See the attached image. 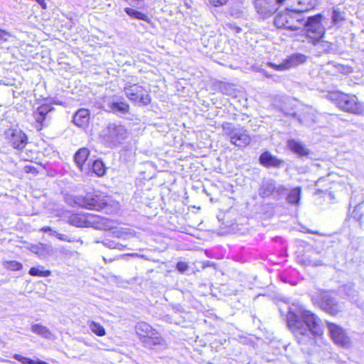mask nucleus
<instances>
[{"label": "nucleus", "instance_id": "e433bc0d", "mask_svg": "<svg viewBox=\"0 0 364 364\" xmlns=\"http://www.w3.org/2000/svg\"><path fill=\"white\" fill-rule=\"evenodd\" d=\"M13 358L23 364H36V362L28 358L23 357L19 354H14Z\"/></svg>", "mask_w": 364, "mask_h": 364}, {"label": "nucleus", "instance_id": "6ab92c4d", "mask_svg": "<svg viewBox=\"0 0 364 364\" xmlns=\"http://www.w3.org/2000/svg\"><path fill=\"white\" fill-rule=\"evenodd\" d=\"M31 251L36 254L41 259L46 258L55 253V250L52 245L44 243H39L31 246Z\"/></svg>", "mask_w": 364, "mask_h": 364}, {"label": "nucleus", "instance_id": "1a4fd4ad", "mask_svg": "<svg viewBox=\"0 0 364 364\" xmlns=\"http://www.w3.org/2000/svg\"><path fill=\"white\" fill-rule=\"evenodd\" d=\"M102 218L99 215L89 213H72L68 216L67 222L75 227H88L90 225L99 228Z\"/></svg>", "mask_w": 364, "mask_h": 364}, {"label": "nucleus", "instance_id": "ea45409f", "mask_svg": "<svg viewBox=\"0 0 364 364\" xmlns=\"http://www.w3.org/2000/svg\"><path fill=\"white\" fill-rule=\"evenodd\" d=\"M10 36L11 35L8 31L0 29V44L6 42Z\"/></svg>", "mask_w": 364, "mask_h": 364}, {"label": "nucleus", "instance_id": "5701e85b", "mask_svg": "<svg viewBox=\"0 0 364 364\" xmlns=\"http://www.w3.org/2000/svg\"><path fill=\"white\" fill-rule=\"evenodd\" d=\"M90 155L86 148L80 149L74 155V161L80 171H83V166Z\"/></svg>", "mask_w": 364, "mask_h": 364}, {"label": "nucleus", "instance_id": "f03ea898", "mask_svg": "<svg viewBox=\"0 0 364 364\" xmlns=\"http://www.w3.org/2000/svg\"><path fill=\"white\" fill-rule=\"evenodd\" d=\"M326 98L333 102L339 109L353 114L363 112L362 104L355 95H348L339 91L329 92Z\"/></svg>", "mask_w": 364, "mask_h": 364}, {"label": "nucleus", "instance_id": "a19ab883", "mask_svg": "<svg viewBox=\"0 0 364 364\" xmlns=\"http://www.w3.org/2000/svg\"><path fill=\"white\" fill-rule=\"evenodd\" d=\"M188 268V266L186 262H178L176 264V269L180 272H184L186 270H187Z\"/></svg>", "mask_w": 364, "mask_h": 364}, {"label": "nucleus", "instance_id": "a878e982", "mask_svg": "<svg viewBox=\"0 0 364 364\" xmlns=\"http://www.w3.org/2000/svg\"><path fill=\"white\" fill-rule=\"evenodd\" d=\"M31 331L32 332L41 336L42 337L45 338H52L53 334L50 332V331L45 326H43L41 324H33L31 326Z\"/></svg>", "mask_w": 364, "mask_h": 364}, {"label": "nucleus", "instance_id": "09e8293b", "mask_svg": "<svg viewBox=\"0 0 364 364\" xmlns=\"http://www.w3.org/2000/svg\"><path fill=\"white\" fill-rule=\"evenodd\" d=\"M353 217L355 218H356L357 220H360L361 218V215H358V211L356 210H355L353 212Z\"/></svg>", "mask_w": 364, "mask_h": 364}, {"label": "nucleus", "instance_id": "20e7f679", "mask_svg": "<svg viewBox=\"0 0 364 364\" xmlns=\"http://www.w3.org/2000/svg\"><path fill=\"white\" fill-rule=\"evenodd\" d=\"M74 202L86 209L98 211L105 209L106 213H109V205L107 197L96 193H87L85 196H77Z\"/></svg>", "mask_w": 364, "mask_h": 364}, {"label": "nucleus", "instance_id": "58836bf2", "mask_svg": "<svg viewBox=\"0 0 364 364\" xmlns=\"http://www.w3.org/2000/svg\"><path fill=\"white\" fill-rule=\"evenodd\" d=\"M226 28L235 33H239L242 31L241 28L233 23H228L226 24Z\"/></svg>", "mask_w": 364, "mask_h": 364}, {"label": "nucleus", "instance_id": "f8f14e48", "mask_svg": "<svg viewBox=\"0 0 364 364\" xmlns=\"http://www.w3.org/2000/svg\"><path fill=\"white\" fill-rule=\"evenodd\" d=\"M326 324L328 333L336 344L345 348L350 346V338L342 327L331 322H326Z\"/></svg>", "mask_w": 364, "mask_h": 364}, {"label": "nucleus", "instance_id": "393cba45", "mask_svg": "<svg viewBox=\"0 0 364 364\" xmlns=\"http://www.w3.org/2000/svg\"><path fill=\"white\" fill-rule=\"evenodd\" d=\"M299 122L306 126H311L316 122L315 111L311 108H306L302 116L299 118Z\"/></svg>", "mask_w": 364, "mask_h": 364}, {"label": "nucleus", "instance_id": "f3484780", "mask_svg": "<svg viewBox=\"0 0 364 364\" xmlns=\"http://www.w3.org/2000/svg\"><path fill=\"white\" fill-rule=\"evenodd\" d=\"M259 161L262 166L267 168H279L284 164L283 160L277 158L269 151L262 153L259 156Z\"/></svg>", "mask_w": 364, "mask_h": 364}, {"label": "nucleus", "instance_id": "49530a36", "mask_svg": "<svg viewBox=\"0 0 364 364\" xmlns=\"http://www.w3.org/2000/svg\"><path fill=\"white\" fill-rule=\"evenodd\" d=\"M52 228L49 226H44L43 228H41V231L43 232H49L50 231H52Z\"/></svg>", "mask_w": 364, "mask_h": 364}, {"label": "nucleus", "instance_id": "a18cd8bd", "mask_svg": "<svg viewBox=\"0 0 364 364\" xmlns=\"http://www.w3.org/2000/svg\"><path fill=\"white\" fill-rule=\"evenodd\" d=\"M115 247L114 249H117V250H124L126 247L125 245H122V244H120L119 242H115Z\"/></svg>", "mask_w": 364, "mask_h": 364}, {"label": "nucleus", "instance_id": "423d86ee", "mask_svg": "<svg viewBox=\"0 0 364 364\" xmlns=\"http://www.w3.org/2000/svg\"><path fill=\"white\" fill-rule=\"evenodd\" d=\"M323 16L321 14H316L313 16H305L303 27L305 28L306 37L316 44L318 42L325 33V28L321 23Z\"/></svg>", "mask_w": 364, "mask_h": 364}, {"label": "nucleus", "instance_id": "37998d69", "mask_svg": "<svg viewBox=\"0 0 364 364\" xmlns=\"http://www.w3.org/2000/svg\"><path fill=\"white\" fill-rule=\"evenodd\" d=\"M115 242L114 241H112V240H105L104 241H102V244L107 247H109V248H112V249H114V247H116L115 246Z\"/></svg>", "mask_w": 364, "mask_h": 364}, {"label": "nucleus", "instance_id": "4c0bfd02", "mask_svg": "<svg viewBox=\"0 0 364 364\" xmlns=\"http://www.w3.org/2000/svg\"><path fill=\"white\" fill-rule=\"evenodd\" d=\"M56 237L61 241H65V242H73L76 241V240L75 238L70 237L67 235L61 234V233H56Z\"/></svg>", "mask_w": 364, "mask_h": 364}, {"label": "nucleus", "instance_id": "c03bdc74", "mask_svg": "<svg viewBox=\"0 0 364 364\" xmlns=\"http://www.w3.org/2000/svg\"><path fill=\"white\" fill-rule=\"evenodd\" d=\"M25 171L26 173H34L36 171V168L32 166H26Z\"/></svg>", "mask_w": 364, "mask_h": 364}, {"label": "nucleus", "instance_id": "b1692460", "mask_svg": "<svg viewBox=\"0 0 364 364\" xmlns=\"http://www.w3.org/2000/svg\"><path fill=\"white\" fill-rule=\"evenodd\" d=\"M288 145L293 152L300 156H307L309 153V149L300 141L291 139L289 141Z\"/></svg>", "mask_w": 364, "mask_h": 364}, {"label": "nucleus", "instance_id": "cd10ccee", "mask_svg": "<svg viewBox=\"0 0 364 364\" xmlns=\"http://www.w3.org/2000/svg\"><path fill=\"white\" fill-rule=\"evenodd\" d=\"M301 198V188L296 187L290 191L287 200L289 203L299 205Z\"/></svg>", "mask_w": 364, "mask_h": 364}, {"label": "nucleus", "instance_id": "0eeeda50", "mask_svg": "<svg viewBox=\"0 0 364 364\" xmlns=\"http://www.w3.org/2000/svg\"><path fill=\"white\" fill-rule=\"evenodd\" d=\"M314 304L318 305L326 313L336 316L343 310V306L328 292H321L312 297Z\"/></svg>", "mask_w": 364, "mask_h": 364}, {"label": "nucleus", "instance_id": "9b49d317", "mask_svg": "<svg viewBox=\"0 0 364 364\" xmlns=\"http://www.w3.org/2000/svg\"><path fill=\"white\" fill-rule=\"evenodd\" d=\"M254 4L257 12L266 18L274 14L281 5L286 4V0H255Z\"/></svg>", "mask_w": 364, "mask_h": 364}, {"label": "nucleus", "instance_id": "6e6552de", "mask_svg": "<svg viewBox=\"0 0 364 364\" xmlns=\"http://www.w3.org/2000/svg\"><path fill=\"white\" fill-rule=\"evenodd\" d=\"M124 92L130 101L138 105H147L151 102V97L147 90L139 84L126 82Z\"/></svg>", "mask_w": 364, "mask_h": 364}, {"label": "nucleus", "instance_id": "39448f33", "mask_svg": "<svg viewBox=\"0 0 364 364\" xmlns=\"http://www.w3.org/2000/svg\"><path fill=\"white\" fill-rule=\"evenodd\" d=\"M224 134L228 136L231 144L239 148L248 146L251 139L248 132L240 126H235L230 122H224L222 124Z\"/></svg>", "mask_w": 364, "mask_h": 364}, {"label": "nucleus", "instance_id": "f704fd0d", "mask_svg": "<svg viewBox=\"0 0 364 364\" xmlns=\"http://www.w3.org/2000/svg\"><path fill=\"white\" fill-rule=\"evenodd\" d=\"M4 266L11 271H18L22 269V264L17 261L5 262Z\"/></svg>", "mask_w": 364, "mask_h": 364}, {"label": "nucleus", "instance_id": "2eb2a0df", "mask_svg": "<svg viewBox=\"0 0 364 364\" xmlns=\"http://www.w3.org/2000/svg\"><path fill=\"white\" fill-rule=\"evenodd\" d=\"M288 21L285 29L289 31H296L303 28L304 23V14H302L295 9L289 10V16H287Z\"/></svg>", "mask_w": 364, "mask_h": 364}, {"label": "nucleus", "instance_id": "8fccbe9b", "mask_svg": "<svg viewBox=\"0 0 364 364\" xmlns=\"http://www.w3.org/2000/svg\"><path fill=\"white\" fill-rule=\"evenodd\" d=\"M117 237H120L123 235V232L121 230H117L113 232Z\"/></svg>", "mask_w": 364, "mask_h": 364}, {"label": "nucleus", "instance_id": "a211bd4d", "mask_svg": "<svg viewBox=\"0 0 364 364\" xmlns=\"http://www.w3.org/2000/svg\"><path fill=\"white\" fill-rule=\"evenodd\" d=\"M53 110V107L48 103H45L39 106L33 112V117L35 118L37 123L40 124L41 129L43 126V122L46 120L47 115L49 112Z\"/></svg>", "mask_w": 364, "mask_h": 364}, {"label": "nucleus", "instance_id": "ddd939ff", "mask_svg": "<svg viewBox=\"0 0 364 364\" xmlns=\"http://www.w3.org/2000/svg\"><path fill=\"white\" fill-rule=\"evenodd\" d=\"M5 136L14 149H22L27 144V136L20 129H10L5 132Z\"/></svg>", "mask_w": 364, "mask_h": 364}, {"label": "nucleus", "instance_id": "864d4df0", "mask_svg": "<svg viewBox=\"0 0 364 364\" xmlns=\"http://www.w3.org/2000/svg\"><path fill=\"white\" fill-rule=\"evenodd\" d=\"M36 364H48V363H47L46 362H44V361L38 360L37 362V363H36Z\"/></svg>", "mask_w": 364, "mask_h": 364}, {"label": "nucleus", "instance_id": "f257e3e1", "mask_svg": "<svg viewBox=\"0 0 364 364\" xmlns=\"http://www.w3.org/2000/svg\"><path fill=\"white\" fill-rule=\"evenodd\" d=\"M287 322L298 343L301 345L308 344L316 336L323 333L320 318L303 306L290 307Z\"/></svg>", "mask_w": 364, "mask_h": 364}, {"label": "nucleus", "instance_id": "dca6fc26", "mask_svg": "<svg viewBox=\"0 0 364 364\" xmlns=\"http://www.w3.org/2000/svg\"><path fill=\"white\" fill-rule=\"evenodd\" d=\"M140 341L142 342L144 347L149 348H152L155 346L164 343L163 338L160 336L159 332L153 328L152 332L146 333L144 337L140 338Z\"/></svg>", "mask_w": 364, "mask_h": 364}, {"label": "nucleus", "instance_id": "7ed1b4c3", "mask_svg": "<svg viewBox=\"0 0 364 364\" xmlns=\"http://www.w3.org/2000/svg\"><path fill=\"white\" fill-rule=\"evenodd\" d=\"M128 132L124 126L119 123H109L101 132V138L108 147L121 144L127 137Z\"/></svg>", "mask_w": 364, "mask_h": 364}, {"label": "nucleus", "instance_id": "5fc2aeb1", "mask_svg": "<svg viewBox=\"0 0 364 364\" xmlns=\"http://www.w3.org/2000/svg\"><path fill=\"white\" fill-rule=\"evenodd\" d=\"M124 255H119V256H118V257H117V259L121 258V257H124Z\"/></svg>", "mask_w": 364, "mask_h": 364}, {"label": "nucleus", "instance_id": "473e14b6", "mask_svg": "<svg viewBox=\"0 0 364 364\" xmlns=\"http://www.w3.org/2000/svg\"><path fill=\"white\" fill-rule=\"evenodd\" d=\"M218 87L223 94L227 95H233L235 94V88L231 84L227 82H220Z\"/></svg>", "mask_w": 364, "mask_h": 364}, {"label": "nucleus", "instance_id": "4468645a", "mask_svg": "<svg viewBox=\"0 0 364 364\" xmlns=\"http://www.w3.org/2000/svg\"><path fill=\"white\" fill-rule=\"evenodd\" d=\"M306 60V55L300 53L294 54L284 60L283 63L276 65L271 63V66L277 70L282 71L296 67L304 63Z\"/></svg>", "mask_w": 364, "mask_h": 364}, {"label": "nucleus", "instance_id": "603ef678", "mask_svg": "<svg viewBox=\"0 0 364 364\" xmlns=\"http://www.w3.org/2000/svg\"><path fill=\"white\" fill-rule=\"evenodd\" d=\"M50 235H53L56 237V233H58L56 231L52 230V231L49 232Z\"/></svg>", "mask_w": 364, "mask_h": 364}, {"label": "nucleus", "instance_id": "c756f323", "mask_svg": "<svg viewBox=\"0 0 364 364\" xmlns=\"http://www.w3.org/2000/svg\"><path fill=\"white\" fill-rule=\"evenodd\" d=\"M136 333L139 336V339L141 337H144L146 333H150L152 332V327L146 322H139L136 326Z\"/></svg>", "mask_w": 364, "mask_h": 364}, {"label": "nucleus", "instance_id": "c9c22d12", "mask_svg": "<svg viewBox=\"0 0 364 364\" xmlns=\"http://www.w3.org/2000/svg\"><path fill=\"white\" fill-rule=\"evenodd\" d=\"M331 18L333 23L335 24L341 22L344 19L342 13L338 9H333Z\"/></svg>", "mask_w": 364, "mask_h": 364}, {"label": "nucleus", "instance_id": "412c9836", "mask_svg": "<svg viewBox=\"0 0 364 364\" xmlns=\"http://www.w3.org/2000/svg\"><path fill=\"white\" fill-rule=\"evenodd\" d=\"M90 119V112L87 109H79L73 116V123L79 127H85Z\"/></svg>", "mask_w": 364, "mask_h": 364}, {"label": "nucleus", "instance_id": "79ce46f5", "mask_svg": "<svg viewBox=\"0 0 364 364\" xmlns=\"http://www.w3.org/2000/svg\"><path fill=\"white\" fill-rule=\"evenodd\" d=\"M208 1L214 6H219L225 4L227 0H208Z\"/></svg>", "mask_w": 364, "mask_h": 364}, {"label": "nucleus", "instance_id": "4be33fe9", "mask_svg": "<svg viewBox=\"0 0 364 364\" xmlns=\"http://www.w3.org/2000/svg\"><path fill=\"white\" fill-rule=\"evenodd\" d=\"M108 111L113 113L127 114L129 111V105L125 101H112L107 104Z\"/></svg>", "mask_w": 364, "mask_h": 364}, {"label": "nucleus", "instance_id": "aec40b11", "mask_svg": "<svg viewBox=\"0 0 364 364\" xmlns=\"http://www.w3.org/2000/svg\"><path fill=\"white\" fill-rule=\"evenodd\" d=\"M295 2H296V7L294 9L302 14L314 9L317 4V0H286V4L287 6H291Z\"/></svg>", "mask_w": 364, "mask_h": 364}, {"label": "nucleus", "instance_id": "72a5a7b5", "mask_svg": "<svg viewBox=\"0 0 364 364\" xmlns=\"http://www.w3.org/2000/svg\"><path fill=\"white\" fill-rule=\"evenodd\" d=\"M43 267H41V269L38 267H31L28 272L29 274L31 276H38V277H49L51 274V272L50 270H43Z\"/></svg>", "mask_w": 364, "mask_h": 364}, {"label": "nucleus", "instance_id": "c85d7f7f", "mask_svg": "<svg viewBox=\"0 0 364 364\" xmlns=\"http://www.w3.org/2000/svg\"><path fill=\"white\" fill-rule=\"evenodd\" d=\"M289 10L284 13L278 14L274 18V25L278 28H284L287 26V16H289Z\"/></svg>", "mask_w": 364, "mask_h": 364}, {"label": "nucleus", "instance_id": "7c9ffc66", "mask_svg": "<svg viewBox=\"0 0 364 364\" xmlns=\"http://www.w3.org/2000/svg\"><path fill=\"white\" fill-rule=\"evenodd\" d=\"M92 171L98 176H102L105 173V168L103 162L100 160H95L92 163Z\"/></svg>", "mask_w": 364, "mask_h": 364}, {"label": "nucleus", "instance_id": "2f4dec72", "mask_svg": "<svg viewBox=\"0 0 364 364\" xmlns=\"http://www.w3.org/2000/svg\"><path fill=\"white\" fill-rule=\"evenodd\" d=\"M88 326L90 330L96 335L99 336H102L105 335V330L103 328V326H101L100 323L95 321H90L89 322Z\"/></svg>", "mask_w": 364, "mask_h": 364}, {"label": "nucleus", "instance_id": "de8ad7c7", "mask_svg": "<svg viewBox=\"0 0 364 364\" xmlns=\"http://www.w3.org/2000/svg\"><path fill=\"white\" fill-rule=\"evenodd\" d=\"M38 4H39L43 9H46V4L45 0H35Z\"/></svg>", "mask_w": 364, "mask_h": 364}, {"label": "nucleus", "instance_id": "9d476101", "mask_svg": "<svg viewBox=\"0 0 364 364\" xmlns=\"http://www.w3.org/2000/svg\"><path fill=\"white\" fill-rule=\"evenodd\" d=\"M287 188L283 185H277L272 178L264 179L259 189V195L262 198L274 196V198L285 194Z\"/></svg>", "mask_w": 364, "mask_h": 364}, {"label": "nucleus", "instance_id": "bb28decb", "mask_svg": "<svg viewBox=\"0 0 364 364\" xmlns=\"http://www.w3.org/2000/svg\"><path fill=\"white\" fill-rule=\"evenodd\" d=\"M124 11L126 12V14L127 15H129L132 18H134L136 19H139V20H143L148 23L151 22V20L149 18V16L146 14H145L141 11H139L137 10H135L134 9L129 8V7H126L124 9Z\"/></svg>", "mask_w": 364, "mask_h": 364}, {"label": "nucleus", "instance_id": "3c124183", "mask_svg": "<svg viewBox=\"0 0 364 364\" xmlns=\"http://www.w3.org/2000/svg\"><path fill=\"white\" fill-rule=\"evenodd\" d=\"M103 259H104L105 262H113L114 260H115L116 259H115V258H114V259H112V258H109V259H107V258H106V257H103Z\"/></svg>", "mask_w": 364, "mask_h": 364}]
</instances>
